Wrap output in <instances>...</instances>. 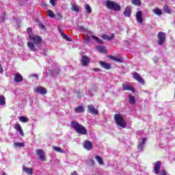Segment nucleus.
<instances>
[{
    "mask_svg": "<svg viewBox=\"0 0 175 175\" xmlns=\"http://www.w3.org/2000/svg\"><path fill=\"white\" fill-rule=\"evenodd\" d=\"M27 32L30 40H31L27 42L28 49H29L31 51H37L39 49V46H40V43H42V38L39 36L31 34V32H32V29L29 27L27 29Z\"/></svg>",
    "mask_w": 175,
    "mask_h": 175,
    "instance_id": "obj_1",
    "label": "nucleus"
},
{
    "mask_svg": "<svg viewBox=\"0 0 175 175\" xmlns=\"http://www.w3.org/2000/svg\"><path fill=\"white\" fill-rule=\"evenodd\" d=\"M113 120L115 121V124H116L118 128H120V129H122V128L123 129L126 128V121H125L122 115L116 113L113 116Z\"/></svg>",
    "mask_w": 175,
    "mask_h": 175,
    "instance_id": "obj_2",
    "label": "nucleus"
},
{
    "mask_svg": "<svg viewBox=\"0 0 175 175\" xmlns=\"http://www.w3.org/2000/svg\"><path fill=\"white\" fill-rule=\"evenodd\" d=\"M71 128L75 129L77 133H79V135H87L88 133V131H87V129L85 127L76 121H72L71 122Z\"/></svg>",
    "mask_w": 175,
    "mask_h": 175,
    "instance_id": "obj_3",
    "label": "nucleus"
},
{
    "mask_svg": "<svg viewBox=\"0 0 175 175\" xmlns=\"http://www.w3.org/2000/svg\"><path fill=\"white\" fill-rule=\"evenodd\" d=\"M105 7L107 9L113 10L114 12H120V10H121V6L111 0H107L105 1Z\"/></svg>",
    "mask_w": 175,
    "mask_h": 175,
    "instance_id": "obj_4",
    "label": "nucleus"
},
{
    "mask_svg": "<svg viewBox=\"0 0 175 175\" xmlns=\"http://www.w3.org/2000/svg\"><path fill=\"white\" fill-rule=\"evenodd\" d=\"M166 41V36L165 33L160 31L157 35V44L159 46H163L165 42Z\"/></svg>",
    "mask_w": 175,
    "mask_h": 175,
    "instance_id": "obj_5",
    "label": "nucleus"
},
{
    "mask_svg": "<svg viewBox=\"0 0 175 175\" xmlns=\"http://www.w3.org/2000/svg\"><path fill=\"white\" fill-rule=\"evenodd\" d=\"M36 154L38 155V159H40V161H46V156L44 155V151L42 149L36 150Z\"/></svg>",
    "mask_w": 175,
    "mask_h": 175,
    "instance_id": "obj_6",
    "label": "nucleus"
},
{
    "mask_svg": "<svg viewBox=\"0 0 175 175\" xmlns=\"http://www.w3.org/2000/svg\"><path fill=\"white\" fill-rule=\"evenodd\" d=\"M88 111L91 114H94V116H98V110L95 109L94 105H92L88 106Z\"/></svg>",
    "mask_w": 175,
    "mask_h": 175,
    "instance_id": "obj_7",
    "label": "nucleus"
},
{
    "mask_svg": "<svg viewBox=\"0 0 175 175\" xmlns=\"http://www.w3.org/2000/svg\"><path fill=\"white\" fill-rule=\"evenodd\" d=\"M123 91H131V92H135V88L131 87L129 83H123L122 84Z\"/></svg>",
    "mask_w": 175,
    "mask_h": 175,
    "instance_id": "obj_8",
    "label": "nucleus"
},
{
    "mask_svg": "<svg viewBox=\"0 0 175 175\" xmlns=\"http://www.w3.org/2000/svg\"><path fill=\"white\" fill-rule=\"evenodd\" d=\"M14 129L18 132L19 135L23 137H24V131H23V128L21 127V125L18 123H16L14 126Z\"/></svg>",
    "mask_w": 175,
    "mask_h": 175,
    "instance_id": "obj_9",
    "label": "nucleus"
},
{
    "mask_svg": "<svg viewBox=\"0 0 175 175\" xmlns=\"http://www.w3.org/2000/svg\"><path fill=\"white\" fill-rule=\"evenodd\" d=\"M35 91L37 94H40L41 95H46L47 94V90L42 86L37 87Z\"/></svg>",
    "mask_w": 175,
    "mask_h": 175,
    "instance_id": "obj_10",
    "label": "nucleus"
},
{
    "mask_svg": "<svg viewBox=\"0 0 175 175\" xmlns=\"http://www.w3.org/2000/svg\"><path fill=\"white\" fill-rule=\"evenodd\" d=\"M24 80V78L23 77V75L20 73L17 72L14 75V83H21Z\"/></svg>",
    "mask_w": 175,
    "mask_h": 175,
    "instance_id": "obj_11",
    "label": "nucleus"
},
{
    "mask_svg": "<svg viewBox=\"0 0 175 175\" xmlns=\"http://www.w3.org/2000/svg\"><path fill=\"white\" fill-rule=\"evenodd\" d=\"M90 64V59L88 57L83 55L82 56L81 60V65L82 66H87Z\"/></svg>",
    "mask_w": 175,
    "mask_h": 175,
    "instance_id": "obj_12",
    "label": "nucleus"
},
{
    "mask_svg": "<svg viewBox=\"0 0 175 175\" xmlns=\"http://www.w3.org/2000/svg\"><path fill=\"white\" fill-rule=\"evenodd\" d=\"M83 147L85 150H88V151H91V149L93 147L92 142L86 140L83 144Z\"/></svg>",
    "mask_w": 175,
    "mask_h": 175,
    "instance_id": "obj_13",
    "label": "nucleus"
},
{
    "mask_svg": "<svg viewBox=\"0 0 175 175\" xmlns=\"http://www.w3.org/2000/svg\"><path fill=\"white\" fill-rule=\"evenodd\" d=\"M146 142H147V138H142V141L139 142L137 148L139 151H143V148H144V144H146Z\"/></svg>",
    "mask_w": 175,
    "mask_h": 175,
    "instance_id": "obj_14",
    "label": "nucleus"
},
{
    "mask_svg": "<svg viewBox=\"0 0 175 175\" xmlns=\"http://www.w3.org/2000/svg\"><path fill=\"white\" fill-rule=\"evenodd\" d=\"M136 18L137 21L139 23V24H142L143 23V14L142 13V11H138L136 13Z\"/></svg>",
    "mask_w": 175,
    "mask_h": 175,
    "instance_id": "obj_15",
    "label": "nucleus"
},
{
    "mask_svg": "<svg viewBox=\"0 0 175 175\" xmlns=\"http://www.w3.org/2000/svg\"><path fill=\"white\" fill-rule=\"evenodd\" d=\"M133 79L137 80L139 83H141L142 84L144 83V80H143V78L139 75L137 72H135L133 75Z\"/></svg>",
    "mask_w": 175,
    "mask_h": 175,
    "instance_id": "obj_16",
    "label": "nucleus"
},
{
    "mask_svg": "<svg viewBox=\"0 0 175 175\" xmlns=\"http://www.w3.org/2000/svg\"><path fill=\"white\" fill-rule=\"evenodd\" d=\"M100 66L101 68H103V69H106L107 70H109L110 68H111V65L109 63H106L105 62L100 61L99 62Z\"/></svg>",
    "mask_w": 175,
    "mask_h": 175,
    "instance_id": "obj_17",
    "label": "nucleus"
},
{
    "mask_svg": "<svg viewBox=\"0 0 175 175\" xmlns=\"http://www.w3.org/2000/svg\"><path fill=\"white\" fill-rule=\"evenodd\" d=\"M22 169H23V172L27 175H32V173H33V169L32 168H28L23 165Z\"/></svg>",
    "mask_w": 175,
    "mask_h": 175,
    "instance_id": "obj_18",
    "label": "nucleus"
},
{
    "mask_svg": "<svg viewBox=\"0 0 175 175\" xmlns=\"http://www.w3.org/2000/svg\"><path fill=\"white\" fill-rule=\"evenodd\" d=\"M96 49L99 51V53H103V54L107 53V49H106V47L104 46L98 45Z\"/></svg>",
    "mask_w": 175,
    "mask_h": 175,
    "instance_id": "obj_19",
    "label": "nucleus"
},
{
    "mask_svg": "<svg viewBox=\"0 0 175 175\" xmlns=\"http://www.w3.org/2000/svg\"><path fill=\"white\" fill-rule=\"evenodd\" d=\"M160 169H161V161H157L154 165V173L156 174H159Z\"/></svg>",
    "mask_w": 175,
    "mask_h": 175,
    "instance_id": "obj_20",
    "label": "nucleus"
},
{
    "mask_svg": "<svg viewBox=\"0 0 175 175\" xmlns=\"http://www.w3.org/2000/svg\"><path fill=\"white\" fill-rule=\"evenodd\" d=\"M102 38L104 40H108V41L113 40V39H114V33H112L111 36L104 34L102 36Z\"/></svg>",
    "mask_w": 175,
    "mask_h": 175,
    "instance_id": "obj_21",
    "label": "nucleus"
},
{
    "mask_svg": "<svg viewBox=\"0 0 175 175\" xmlns=\"http://www.w3.org/2000/svg\"><path fill=\"white\" fill-rule=\"evenodd\" d=\"M54 151L56 152H60L61 154H66V150L58 147V146H53Z\"/></svg>",
    "mask_w": 175,
    "mask_h": 175,
    "instance_id": "obj_22",
    "label": "nucleus"
},
{
    "mask_svg": "<svg viewBox=\"0 0 175 175\" xmlns=\"http://www.w3.org/2000/svg\"><path fill=\"white\" fill-rule=\"evenodd\" d=\"M95 159L96 161L98 162V163H99V165H105V163H103V159L102 158V157L97 155L95 157Z\"/></svg>",
    "mask_w": 175,
    "mask_h": 175,
    "instance_id": "obj_23",
    "label": "nucleus"
},
{
    "mask_svg": "<svg viewBox=\"0 0 175 175\" xmlns=\"http://www.w3.org/2000/svg\"><path fill=\"white\" fill-rule=\"evenodd\" d=\"M6 105V98L3 95H0V106H5Z\"/></svg>",
    "mask_w": 175,
    "mask_h": 175,
    "instance_id": "obj_24",
    "label": "nucleus"
},
{
    "mask_svg": "<svg viewBox=\"0 0 175 175\" xmlns=\"http://www.w3.org/2000/svg\"><path fill=\"white\" fill-rule=\"evenodd\" d=\"M14 146L16 148H21V147H24L25 146V144L23 142H15Z\"/></svg>",
    "mask_w": 175,
    "mask_h": 175,
    "instance_id": "obj_25",
    "label": "nucleus"
},
{
    "mask_svg": "<svg viewBox=\"0 0 175 175\" xmlns=\"http://www.w3.org/2000/svg\"><path fill=\"white\" fill-rule=\"evenodd\" d=\"M124 14L126 17H129V16H131V8L130 7H127L124 12Z\"/></svg>",
    "mask_w": 175,
    "mask_h": 175,
    "instance_id": "obj_26",
    "label": "nucleus"
},
{
    "mask_svg": "<svg viewBox=\"0 0 175 175\" xmlns=\"http://www.w3.org/2000/svg\"><path fill=\"white\" fill-rule=\"evenodd\" d=\"M129 103H131V105H135L136 103V100L135 99V96L132 95H129Z\"/></svg>",
    "mask_w": 175,
    "mask_h": 175,
    "instance_id": "obj_27",
    "label": "nucleus"
},
{
    "mask_svg": "<svg viewBox=\"0 0 175 175\" xmlns=\"http://www.w3.org/2000/svg\"><path fill=\"white\" fill-rule=\"evenodd\" d=\"M76 113H84V107L78 106L75 108Z\"/></svg>",
    "mask_w": 175,
    "mask_h": 175,
    "instance_id": "obj_28",
    "label": "nucleus"
},
{
    "mask_svg": "<svg viewBox=\"0 0 175 175\" xmlns=\"http://www.w3.org/2000/svg\"><path fill=\"white\" fill-rule=\"evenodd\" d=\"M153 13L157 16H162V11L159 8H155L153 10Z\"/></svg>",
    "mask_w": 175,
    "mask_h": 175,
    "instance_id": "obj_29",
    "label": "nucleus"
},
{
    "mask_svg": "<svg viewBox=\"0 0 175 175\" xmlns=\"http://www.w3.org/2000/svg\"><path fill=\"white\" fill-rule=\"evenodd\" d=\"M46 14L50 17L51 18H54L55 17V14H54V12L51 10H49L46 12Z\"/></svg>",
    "mask_w": 175,
    "mask_h": 175,
    "instance_id": "obj_30",
    "label": "nucleus"
},
{
    "mask_svg": "<svg viewBox=\"0 0 175 175\" xmlns=\"http://www.w3.org/2000/svg\"><path fill=\"white\" fill-rule=\"evenodd\" d=\"M71 10H72V12H78L80 10V7L77 5H72Z\"/></svg>",
    "mask_w": 175,
    "mask_h": 175,
    "instance_id": "obj_31",
    "label": "nucleus"
},
{
    "mask_svg": "<svg viewBox=\"0 0 175 175\" xmlns=\"http://www.w3.org/2000/svg\"><path fill=\"white\" fill-rule=\"evenodd\" d=\"M163 10L165 12V13H168L169 14H172V10H170L167 5H165L163 6Z\"/></svg>",
    "mask_w": 175,
    "mask_h": 175,
    "instance_id": "obj_32",
    "label": "nucleus"
},
{
    "mask_svg": "<svg viewBox=\"0 0 175 175\" xmlns=\"http://www.w3.org/2000/svg\"><path fill=\"white\" fill-rule=\"evenodd\" d=\"M18 120H19V121H21V122H28V121H29L28 118L25 117V116L19 117Z\"/></svg>",
    "mask_w": 175,
    "mask_h": 175,
    "instance_id": "obj_33",
    "label": "nucleus"
},
{
    "mask_svg": "<svg viewBox=\"0 0 175 175\" xmlns=\"http://www.w3.org/2000/svg\"><path fill=\"white\" fill-rule=\"evenodd\" d=\"M85 9L87 13H89V14L92 13V10H91V6H90V5L85 4Z\"/></svg>",
    "mask_w": 175,
    "mask_h": 175,
    "instance_id": "obj_34",
    "label": "nucleus"
},
{
    "mask_svg": "<svg viewBox=\"0 0 175 175\" xmlns=\"http://www.w3.org/2000/svg\"><path fill=\"white\" fill-rule=\"evenodd\" d=\"M111 59L116 61V62H123L124 59L122 58L116 57L114 56L111 57Z\"/></svg>",
    "mask_w": 175,
    "mask_h": 175,
    "instance_id": "obj_35",
    "label": "nucleus"
},
{
    "mask_svg": "<svg viewBox=\"0 0 175 175\" xmlns=\"http://www.w3.org/2000/svg\"><path fill=\"white\" fill-rule=\"evenodd\" d=\"M92 39H94L97 43H99L100 44H102L103 43V40L99 39V38L95 36H92Z\"/></svg>",
    "mask_w": 175,
    "mask_h": 175,
    "instance_id": "obj_36",
    "label": "nucleus"
},
{
    "mask_svg": "<svg viewBox=\"0 0 175 175\" xmlns=\"http://www.w3.org/2000/svg\"><path fill=\"white\" fill-rule=\"evenodd\" d=\"M83 40L85 43H90L91 42V37H90L88 35H84Z\"/></svg>",
    "mask_w": 175,
    "mask_h": 175,
    "instance_id": "obj_37",
    "label": "nucleus"
},
{
    "mask_svg": "<svg viewBox=\"0 0 175 175\" xmlns=\"http://www.w3.org/2000/svg\"><path fill=\"white\" fill-rule=\"evenodd\" d=\"M131 3L135 6H140V0H131Z\"/></svg>",
    "mask_w": 175,
    "mask_h": 175,
    "instance_id": "obj_38",
    "label": "nucleus"
},
{
    "mask_svg": "<svg viewBox=\"0 0 175 175\" xmlns=\"http://www.w3.org/2000/svg\"><path fill=\"white\" fill-rule=\"evenodd\" d=\"M80 30L82 31V32H87L88 33H91V31L85 29V27L81 26L80 27Z\"/></svg>",
    "mask_w": 175,
    "mask_h": 175,
    "instance_id": "obj_39",
    "label": "nucleus"
},
{
    "mask_svg": "<svg viewBox=\"0 0 175 175\" xmlns=\"http://www.w3.org/2000/svg\"><path fill=\"white\" fill-rule=\"evenodd\" d=\"M62 36L63 37L64 39L67 40V42H69V40H70V39L69 38V37H68V36H66V34H64Z\"/></svg>",
    "mask_w": 175,
    "mask_h": 175,
    "instance_id": "obj_40",
    "label": "nucleus"
},
{
    "mask_svg": "<svg viewBox=\"0 0 175 175\" xmlns=\"http://www.w3.org/2000/svg\"><path fill=\"white\" fill-rule=\"evenodd\" d=\"M94 92H96V90H93L92 92L89 91L88 95H90V96H92V95H94Z\"/></svg>",
    "mask_w": 175,
    "mask_h": 175,
    "instance_id": "obj_41",
    "label": "nucleus"
},
{
    "mask_svg": "<svg viewBox=\"0 0 175 175\" xmlns=\"http://www.w3.org/2000/svg\"><path fill=\"white\" fill-rule=\"evenodd\" d=\"M55 1H57V0H50L51 5H52V6H55Z\"/></svg>",
    "mask_w": 175,
    "mask_h": 175,
    "instance_id": "obj_42",
    "label": "nucleus"
},
{
    "mask_svg": "<svg viewBox=\"0 0 175 175\" xmlns=\"http://www.w3.org/2000/svg\"><path fill=\"white\" fill-rule=\"evenodd\" d=\"M58 28V31L59 32V33L61 34V36H62V35H64V31H62V29H61V27L59 26L57 27Z\"/></svg>",
    "mask_w": 175,
    "mask_h": 175,
    "instance_id": "obj_43",
    "label": "nucleus"
},
{
    "mask_svg": "<svg viewBox=\"0 0 175 175\" xmlns=\"http://www.w3.org/2000/svg\"><path fill=\"white\" fill-rule=\"evenodd\" d=\"M89 163H90V165H92V166H94V165H95V162L92 159L90 160Z\"/></svg>",
    "mask_w": 175,
    "mask_h": 175,
    "instance_id": "obj_44",
    "label": "nucleus"
},
{
    "mask_svg": "<svg viewBox=\"0 0 175 175\" xmlns=\"http://www.w3.org/2000/svg\"><path fill=\"white\" fill-rule=\"evenodd\" d=\"M40 29H46V27H44V26L43 25V24H40Z\"/></svg>",
    "mask_w": 175,
    "mask_h": 175,
    "instance_id": "obj_45",
    "label": "nucleus"
},
{
    "mask_svg": "<svg viewBox=\"0 0 175 175\" xmlns=\"http://www.w3.org/2000/svg\"><path fill=\"white\" fill-rule=\"evenodd\" d=\"M31 77H35L36 79H38V77H39V76L38 75L33 74V75H31Z\"/></svg>",
    "mask_w": 175,
    "mask_h": 175,
    "instance_id": "obj_46",
    "label": "nucleus"
},
{
    "mask_svg": "<svg viewBox=\"0 0 175 175\" xmlns=\"http://www.w3.org/2000/svg\"><path fill=\"white\" fill-rule=\"evenodd\" d=\"M161 175H167L166 171H165V170L161 171Z\"/></svg>",
    "mask_w": 175,
    "mask_h": 175,
    "instance_id": "obj_47",
    "label": "nucleus"
},
{
    "mask_svg": "<svg viewBox=\"0 0 175 175\" xmlns=\"http://www.w3.org/2000/svg\"><path fill=\"white\" fill-rule=\"evenodd\" d=\"M57 16L59 18H62V15L60 13H57Z\"/></svg>",
    "mask_w": 175,
    "mask_h": 175,
    "instance_id": "obj_48",
    "label": "nucleus"
},
{
    "mask_svg": "<svg viewBox=\"0 0 175 175\" xmlns=\"http://www.w3.org/2000/svg\"><path fill=\"white\" fill-rule=\"evenodd\" d=\"M3 72V68H2V65L0 64V73Z\"/></svg>",
    "mask_w": 175,
    "mask_h": 175,
    "instance_id": "obj_49",
    "label": "nucleus"
},
{
    "mask_svg": "<svg viewBox=\"0 0 175 175\" xmlns=\"http://www.w3.org/2000/svg\"><path fill=\"white\" fill-rule=\"evenodd\" d=\"M154 62H158V57H154Z\"/></svg>",
    "mask_w": 175,
    "mask_h": 175,
    "instance_id": "obj_50",
    "label": "nucleus"
},
{
    "mask_svg": "<svg viewBox=\"0 0 175 175\" xmlns=\"http://www.w3.org/2000/svg\"><path fill=\"white\" fill-rule=\"evenodd\" d=\"M71 175H77V172H76V171H74Z\"/></svg>",
    "mask_w": 175,
    "mask_h": 175,
    "instance_id": "obj_51",
    "label": "nucleus"
},
{
    "mask_svg": "<svg viewBox=\"0 0 175 175\" xmlns=\"http://www.w3.org/2000/svg\"><path fill=\"white\" fill-rule=\"evenodd\" d=\"M94 70H95L96 72H99V70H100V68H95Z\"/></svg>",
    "mask_w": 175,
    "mask_h": 175,
    "instance_id": "obj_52",
    "label": "nucleus"
},
{
    "mask_svg": "<svg viewBox=\"0 0 175 175\" xmlns=\"http://www.w3.org/2000/svg\"><path fill=\"white\" fill-rule=\"evenodd\" d=\"M58 72H59V68H57L56 69V73H58Z\"/></svg>",
    "mask_w": 175,
    "mask_h": 175,
    "instance_id": "obj_53",
    "label": "nucleus"
},
{
    "mask_svg": "<svg viewBox=\"0 0 175 175\" xmlns=\"http://www.w3.org/2000/svg\"><path fill=\"white\" fill-rule=\"evenodd\" d=\"M2 21H5V16H3Z\"/></svg>",
    "mask_w": 175,
    "mask_h": 175,
    "instance_id": "obj_54",
    "label": "nucleus"
}]
</instances>
